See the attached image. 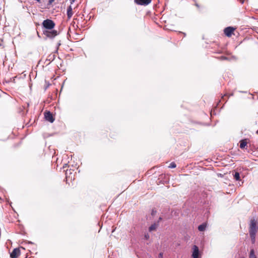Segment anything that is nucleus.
Listing matches in <instances>:
<instances>
[{
  "mask_svg": "<svg viewBox=\"0 0 258 258\" xmlns=\"http://www.w3.org/2000/svg\"><path fill=\"white\" fill-rule=\"evenodd\" d=\"M42 27L45 29L43 30V34L47 37L53 38L58 35V32L55 30H53L55 24L51 20L46 19L43 21Z\"/></svg>",
  "mask_w": 258,
  "mask_h": 258,
  "instance_id": "obj_1",
  "label": "nucleus"
},
{
  "mask_svg": "<svg viewBox=\"0 0 258 258\" xmlns=\"http://www.w3.org/2000/svg\"><path fill=\"white\" fill-rule=\"evenodd\" d=\"M256 224V220L254 218H251L250 221L249 233L252 243H254L255 241V235L257 232Z\"/></svg>",
  "mask_w": 258,
  "mask_h": 258,
  "instance_id": "obj_2",
  "label": "nucleus"
},
{
  "mask_svg": "<svg viewBox=\"0 0 258 258\" xmlns=\"http://www.w3.org/2000/svg\"><path fill=\"white\" fill-rule=\"evenodd\" d=\"M235 30V28L234 27H228L224 29V33L226 36L230 37L233 34Z\"/></svg>",
  "mask_w": 258,
  "mask_h": 258,
  "instance_id": "obj_3",
  "label": "nucleus"
},
{
  "mask_svg": "<svg viewBox=\"0 0 258 258\" xmlns=\"http://www.w3.org/2000/svg\"><path fill=\"white\" fill-rule=\"evenodd\" d=\"M44 116L46 120L52 123L54 120L53 114L50 111L45 112Z\"/></svg>",
  "mask_w": 258,
  "mask_h": 258,
  "instance_id": "obj_4",
  "label": "nucleus"
},
{
  "mask_svg": "<svg viewBox=\"0 0 258 258\" xmlns=\"http://www.w3.org/2000/svg\"><path fill=\"white\" fill-rule=\"evenodd\" d=\"M192 258H199V247L195 245L192 247Z\"/></svg>",
  "mask_w": 258,
  "mask_h": 258,
  "instance_id": "obj_5",
  "label": "nucleus"
},
{
  "mask_svg": "<svg viewBox=\"0 0 258 258\" xmlns=\"http://www.w3.org/2000/svg\"><path fill=\"white\" fill-rule=\"evenodd\" d=\"M20 250L19 248H15L11 253L10 256L11 258H17L20 255Z\"/></svg>",
  "mask_w": 258,
  "mask_h": 258,
  "instance_id": "obj_6",
  "label": "nucleus"
},
{
  "mask_svg": "<svg viewBox=\"0 0 258 258\" xmlns=\"http://www.w3.org/2000/svg\"><path fill=\"white\" fill-rule=\"evenodd\" d=\"M135 3L139 5H148L151 2V0H134Z\"/></svg>",
  "mask_w": 258,
  "mask_h": 258,
  "instance_id": "obj_7",
  "label": "nucleus"
},
{
  "mask_svg": "<svg viewBox=\"0 0 258 258\" xmlns=\"http://www.w3.org/2000/svg\"><path fill=\"white\" fill-rule=\"evenodd\" d=\"M248 139H243L240 141V145L239 147L241 149H243L245 148L248 143Z\"/></svg>",
  "mask_w": 258,
  "mask_h": 258,
  "instance_id": "obj_8",
  "label": "nucleus"
},
{
  "mask_svg": "<svg viewBox=\"0 0 258 258\" xmlns=\"http://www.w3.org/2000/svg\"><path fill=\"white\" fill-rule=\"evenodd\" d=\"M73 14L72 8L70 6L67 9V16L69 19H70Z\"/></svg>",
  "mask_w": 258,
  "mask_h": 258,
  "instance_id": "obj_9",
  "label": "nucleus"
},
{
  "mask_svg": "<svg viewBox=\"0 0 258 258\" xmlns=\"http://www.w3.org/2000/svg\"><path fill=\"white\" fill-rule=\"evenodd\" d=\"M158 226V223H154L152 224L149 228V230L150 232L155 230L157 227Z\"/></svg>",
  "mask_w": 258,
  "mask_h": 258,
  "instance_id": "obj_10",
  "label": "nucleus"
},
{
  "mask_svg": "<svg viewBox=\"0 0 258 258\" xmlns=\"http://www.w3.org/2000/svg\"><path fill=\"white\" fill-rule=\"evenodd\" d=\"M207 227L206 223H203L202 224L198 226V230L200 231H204L206 230Z\"/></svg>",
  "mask_w": 258,
  "mask_h": 258,
  "instance_id": "obj_11",
  "label": "nucleus"
},
{
  "mask_svg": "<svg viewBox=\"0 0 258 258\" xmlns=\"http://www.w3.org/2000/svg\"><path fill=\"white\" fill-rule=\"evenodd\" d=\"M249 258H256V256L255 255L254 250L253 249H251L250 250Z\"/></svg>",
  "mask_w": 258,
  "mask_h": 258,
  "instance_id": "obj_12",
  "label": "nucleus"
},
{
  "mask_svg": "<svg viewBox=\"0 0 258 258\" xmlns=\"http://www.w3.org/2000/svg\"><path fill=\"white\" fill-rule=\"evenodd\" d=\"M234 178L237 181L240 180V177L239 173L237 172H236L235 173V174H234Z\"/></svg>",
  "mask_w": 258,
  "mask_h": 258,
  "instance_id": "obj_13",
  "label": "nucleus"
},
{
  "mask_svg": "<svg viewBox=\"0 0 258 258\" xmlns=\"http://www.w3.org/2000/svg\"><path fill=\"white\" fill-rule=\"evenodd\" d=\"M176 166V165L174 162H171L170 164V165L169 166V168H175Z\"/></svg>",
  "mask_w": 258,
  "mask_h": 258,
  "instance_id": "obj_14",
  "label": "nucleus"
},
{
  "mask_svg": "<svg viewBox=\"0 0 258 258\" xmlns=\"http://www.w3.org/2000/svg\"><path fill=\"white\" fill-rule=\"evenodd\" d=\"M220 60H227L228 59V58L226 56H221L220 58Z\"/></svg>",
  "mask_w": 258,
  "mask_h": 258,
  "instance_id": "obj_15",
  "label": "nucleus"
},
{
  "mask_svg": "<svg viewBox=\"0 0 258 258\" xmlns=\"http://www.w3.org/2000/svg\"><path fill=\"white\" fill-rule=\"evenodd\" d=\"M156 212H157L156 210H155V209H152V212H151V215L152 216H154L156 214Z\"/></svg>",
  "mask_w": 258,
  "mask_h": 258,
  "instance_id": "obj_16",
  "label": "nucleus"
},
{
  "mask_svg": "<svg viewBox=\"0 0 258 258\" xmlns=\"http://www.w3.org/2000/svg\"><path fill=\"white\" fill-rule=\"evenodd\" d=\"M149 237H150V236L148 234H146L145 235V238L147 240H148V239H149Z\"/></svg>",
  "mask_w": 258,
  "mask_h": 258,
  "instance_id": "obj_17",
  "label": "nucleus"
},
{
  "mask_svg": "<svg viewBox=\"0 0 258 258\" xmlns=\"http://www.w3.org/2000/svg\"><path fill=\"white\" fill-rule=\"evenodd\" d=\"M163 254L162 252L160 253L158 255L159 258H163Z\"/></svg>",
  "mask_w": 258,
  "mask_h": 258,
  "instance_id": "obj_18",
  "label": "nucleus"
},
{
  "mask_svg": "<svg viewBox=\"0 0 258 258\" xmlns=\"http://www.w3.org/2000/svg\"><path fill=\"white\" fill-rule=\"evenodd\" d=\"M162 218H161V217H160V218H159L158 222H159L160 221H161V220H162Z\"/></svg>",
  "mask_w": 258,
  "mask_h": 258,
  "instance_id": "obj_19",
  "label": "nucleus"
},
{
  "mask_svg": "<svg viewBox=\"0 0 258 258\" xmlns=\"http://www.w3.org/2000/svg\"><path fill=\"white\" fill-rule=\"evenodd\" d=\"M196 6L198 8H199V5H198V4H196Z\"/></svg>",
  "mask_w": 258,
  "mask_h": 258,
  "instance_id": "obj_20",
  "label": "nucleus"
},
{
  "mask_svg": "<svg viewBox=\"0 0 258 258\" xmlns=\"http://www.w3.org/2000/svg\"><path fill=\"white\" fill-rule=\"evenodd\" d=\"M53 0H50V2H52Z\"/></svg>",
  "mask_w": 258,
  "mask_h": 258,
  "instance_id": "obj_21",
  "label": "nucleus"
},
{
  "mask_svg": "<svg viewBox=\"0 0 258 258\" xmlns=\"http://www.w3.org/2000/svg\"><path fill=\"white\" fill-rule=\"evenodd\" d=\"M75 0H72L73 2H74Z\"/></svg>",
  "mask_w": 258,
  "mask_h": 258,
  "instance_id": "obj_22",
  "label": "nucleus"
},
{
  "mask_svg": "<svg viewBox=\"0 0 258 258\" xmlns=\"http://www.w3.org/2000/svg\"><path fill=\"white\" fill-rule=\"evenodd\" d=\"M0 200H1V198H0Z\"/></svg>",
  "mask_w": 258,
  "mask_h": 258,
  "instance_id": "obj_23",
  "label": "nucleus"
}]
</instances>
